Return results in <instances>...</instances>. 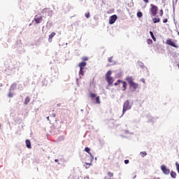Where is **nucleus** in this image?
<instances>
[{
	"label": "nucleus",
	"mask_w": 179,
	"mask_h": 179,
	"mask_svg": "<svg viewBox=\"0 0 179 179\" xmlns=\"http://www.w3.org/2000/svg\"><path fill=\"white\" fill-rule=\"evenodd\" d=\"M126 80L129 83L130 89L134 92H135L136 89H139V84L134 82V78H132V77H127Z\"/></svg>",
	"instance_id": "f257e3e1"
},
{
	"label": "nucleus",
	"mask_w": 179,
	"mask_h": 179,
	"mask_svg": "<svg viewBox=\"0 0 179 179\" xmlns=\"http://www.w3.org/2000/svg\"><path fill=\"white\" fill-rule=\"evenodd\" d=\"M149 12L151 16H156L157 15V10H159V7L155 6V4H150Z\"/></svg>",
	"instance_id": "f03ea898"
},
{
	"label": "nucleus",
	"mask_w": 179,
	"mask_h": 179,
	"mask_svg": "<svg viewBox=\"0 0 179 179\" xmlns=\"http://www.w3.org/2000/svg\"><path fill=\"white\" fill-rule=\"evenodd\" d=\"M112 73L113 72L111 71V70H109L106 74V79L108 85H113V83H114V79L113 78V77H111Z\"/></svg>",
	"instance_id": "7ed1b4c3"
},
{
	"label": "nucleus",
	"mask_w": 179,
	"mask_h": 179,
	"mask_svg": "<svg viewBox=\"0 0 179 179\" xmlns=\"http://www.w3.org/2000/svg\"><path fill=\"white\" fill-rule=\"evenodd\" d=\"M128 110H131V105H129V101H126L123 105V110L122 113H125V111H128Z\"/></svg>",
	"instance_id": "20e7f679"
},
{
	"label": "nucleus",
	"mask_w": 179,
	"mask_h": 179,
	"mask_svg": "<svg viewBox=\"0 0 179 179\" xmlns=\"http://www.w3.org/2000/svg\"><path fill=\"white\" fill-rule=\"evenodd\" d=\"M120 83L122 84L123 91L127 90V83L121 80H118L116 83H114L115 86H118Z\"/></svg>",
	"instance_id": "39448f33"
},
{
	"label": "nucleus",
	"mask_w": 179,
	"mask_h": 179,
	"mask_svg": "<svg viewBox=\"0 0 179 179\" xmlns=\"http://www.w3.org/2000/svg\"><path fill=\"white\" fill-rule=\"evenodd\" d=\"M117 19H118V17L117 15H113L109 17V24H114L115 23Z\"/></svg>",
	"instance_id": "423d86ee"
},
{
	"label": "nucleus",
	"mask_w": 179,
	"mask_h": 179,
	"mask_svg": "<svg viewBox=\"0 0 179 179\" xmlns=\"http://www.w3.org/2000/svg\"><path fill=\"white\" fill-rule=\"evenodd\" d=\"M166 44L171 45V47H174V48H178V45H177L171 39H167Z\"/></svg>",
	"instance_id": "0eeeda50"
},
{
	"label": "nucleus",
	"mask_w": 179,
	"mask_h": 179,
	"mask_svg": "<svg viewBox=\"0 0 179 179\" xmlns=\"http://www.w3.org/2000/svg\"><path fill=\"white\" fill-rule=\"evenodd\" d=\"M161 170L163 171L164 174H170V169H167V166H166V165H162Z\"/></svg>",
	"instance_id": "6e6552de"
},
{
	"label": "nucleus",
	"mask_w": 179,
	"mask_h": 179,
	"mask_svg": "<svg viewBox=\"0 0 179 179\" xmlns=\"http://www.w3.org/2000/svg\"><path fill=\"white\" fill-rule=\"evenodd\" d=\"M34 22L36 23V24L41 23V22H43V17H38V15H36L34 17Z\"/></svg>",
	"instance_id": "1a4fd4ad"
},
{
	"label": "nucleus",
	"mask_w": 179,
	"mask_h": 179,
	"mask_svg": "<svg viewBox=\"0 0 179 179\" xmlns=\"http://www.w3.org/2000/svg\"><path fill=\"white\" fill-rule=\"evenodd\" d=\"M78 66L80 69H85V66H86V62H80Z\"/></svg>",
	"instance_id": "9d476101"
},
{
	"label": "nucleus",
	"mask_w": 179,
	"mask_h": 179,
	"mask_svg": "<svg viewBox=\"0 0 179 179\" xmlns=\"http://www.w3.org/2000/svg\"><path fill=\"white\" fill-rule=\"evenodd\" d=\"M25 143L28 149H31V143L30 142V140H26Z\"/></svg>",
	"instance_id": "9b49d317"
},
{
	"label": "nucleus",
	"mask_w": 179,
	"mask_h": 179,
	"mask_svg": "<svg viewBox=\"0 0 179 179\" xmlns=\"http://www.w3.org/2000/svg\"><path fill=\"white\" fill-rule=\"evenodd\" d=\"M55 32H52L50 36H49V38H48V41L49 43H52V38H54V36H55Z\"/></svg>",
	"instance_id": "f8f14e48"
},
{
	"label": "nucleus",
	"mask_w": 179,
	"mask_h": 179,
	"mask_svg": "<svg viewBox=\"0 0 179 179\" xmlns=\"http://www.w3.org/2000/svg\"><path fill=\"white\" fill-rule=\"evenodd\" d=\"M30 96H27L24 99V104H25V106H27V104H29V103H30Z\"/></svg>",
	"instance_id": "ddd939ff"
},
{
	"label": "nucleus",
	"mask_w": 179,
	"mask_h": 179,
	"mask_svg": "<svg viewBox=\"0 0 179 179\" xmlns=\"http://www.w3.org/2000/svg\"><path fill=\"white\" fill-rule=\"evenodd\" d=\"M154 23H159L160 22V18L159 17H155L152 19Z\"/></svg>",
	"instance_id": "4468645a"
},
{
	"label": "nucleus",
	"mask_w": 179,
	"mask_h": 179,
	"mask_svg": "<svg viewBox=\"0 0 179 179\" xmlns=\"http://www.w3.org/2000/svg\"><path fill=\"white\" fill-rule=\"evenodd\" d=\"M171 177H172V178H176V177H177V173L174 171H171Z\"/></svg>",
	"instance_id": "2eb2a0df"
},
{
	"label": "nucleus",
	"mask_w": 179,
	"mask_h": 179,
	"mask_svg": "<svg viewBox=\"0 0 179 179\" xmlns=\"http://www.w3.org/2000/svg\"><path fill=\"white\" fill-rule=\"evenodd\" d=\"M108 177L113 178L114 177V173L113 172H108Z\"/></svg>",
	"instance_id": "dca6fc26"
},
{
	"label": "nucleus",
	"mask_w": 179,
	"mask_h": 179,
	"mask_svg": "<svg viewBox=\"0 0 179 179\" xmlns=\"http://www.w3.org/2000/svg\"><path fill=\"white\" fill-rule=\"evenodd\" d=\"M150 34L154 41H156V37H155V35L153 34V32L152 31H150Z\"/></svg>",
	"instance_id": "f3484780"
},
{
	"label": "nucleus",
	"mask_w": 179,
	"mask_h": 179,
	"mask_svg": "<svg viewBox=\"0 0 179 179\" xmlns=\"http://www.w3.org/2000/svg\"><path fill=\"white\" fill-rule=\"evenodd\" d=\"M79 73L83 76L85 75V69H80Z\"/></svg>",
	"instance_id": "a211bd4d"
},
{
	"label": "nucleus",
	"mask_w": 179,
	"mask_h": 179,
	"mask_svg": "<svg viewBox=\"0 0 179 179\" xmlns=\"http://www.w3.org/2000/svg\"><path fill=\"white\" fill-rule=\"evenodd\" d=\"M85 150L87 152V153H89V155H90V156H92V152H90V148L86 147V148H85Z\"/></svg>",
	"instance_id": "6ab92c4d"
},
{
	"label": "nucleus",
	"mask_w": 179,
	"mask_h": 179,
	"mask_svg": "<svg viewBox=\"0 0 179 179\" xmlns=\"http://www.w3.org/2000/svg\"><path fill=\"white\" fill-rule=\"evenodd\" d=\"M96 104H101V101H100V96H96Z\"/></svg>",
	"instance_id": "aec40b11"
},
{
	"label": "nucleus",
	"mask_w": 179,
	"mask_h": 179,
	"mask_svg": "<svg viewBox=\"0 0 179 179\" xmlns=\"http://www.w3.org/2000/svg\"><path fill=\"white\" fill-rule=\"evenodd\" d=\"M90 97H91L93 100V99H94V97H96V94H94L93 92H90Z\"/></svg>",
	"instance_id": "412c9836"
},
{
	"label": "nucleus",
	"mask_w": 179,
	"mask_h": 179,
	"mask_svg": "<svg viewBox=\"0 0 179 179\" xmlns=\"http://www.w3.org/2000/svg\"><path fill=\"white\" fill-rule=\"evenodd\" d=\"M140 155L142 157H145V156H146L148 153H146V152H141Z\"/></svg>",
	"instance_id": "4be33fe9"
},
{
	"label": "nucleus",
	"mask_w": 179,
	"mask_h": 179,
	"mask_svg": "<svg viewBox=\"0 0 179 179\" xmlns=\"http://www.w3.org/2000/svg\"><path fill=\"white\" fill-rule=\"evenodd\" d=\"M137 16H138V17H142V16H143V14L142 13V12L138 11L137 13Z\"/></svg>",
	"instance_id": "5701e85b"
},
{
	"label": "nucleus",
	"mask_w": 179,
	"mask_h": 179,
	"mask_svg": "<svg viewBox=\"0 0 179 179\" xmlns=\"http://www.w3.org/2000/svg\"><path fill=\"white\" fill-rule=\"evenodd\" d=\"M147 43H148V44H149V45L153 44V41H152V39H148V40H147Z\"/></svg>",
	"instance_id": "b1692460"
},
{
	"label": "nucleus",
	"mask_w": 179,
	"mask_h": 179,
	"mask_svg": "<svg viewBox=\"0 0 179 179\" xmlns=\"http://www.w3.org/2000/svg\"><path fill=\"white\" fill-rule=\"evenodd\" d=\"M85 17H87V19H89V17H90V13H86L85 14Z\"/></svg>",
	"instance_id": "393cba45"
},
{
	"label": "nucleus",
	"mask_w": 179,
	"mask_h": 179,
	"mask_svg": "<svg viewBox=\"0 0 179 179\" xmlns=\"http://www.w3.org/2000/svg\"><path fill=\"white\" fill-rule=\"evenodd\" d=\"M82 60H83V61H88V60H89V57H82Z\"/></svg>",
	"instance_id": "a878e982"
},
{
	"label": "nucleus",
	"mask_w": 179,
	"mask_h": 179,
	"mask_svg": "<svg viewBox=\"0 0 179 179\" xmlns=\"http://www.w3.org/2000/svg\"><path fill=\"white\" fill-rule=\"evenodd\" d=\"M108 62H113V57L108 58Z\"/></svg>",
	"instance_id": "bb28decb"
},
{
	"label": "nucleus",
	"mask_w": 179,
	"mask_h": 179,
	"mask_svg": "<svg viewBox=\"0 0 179 179\" xmlns=\"http://www.w3.org/2000/svg\"><path fill=\"white\" fill-rule=\"evenodd\" d=\"M163 14H164L163 9H162L159 11V15H160V16H163Z\"/></svg>",
	"instance_id": "cd10ccee"
},
{
	"label": "nucleus",
	"mask_w": 179,
	"mask_h": 179,
	"mask_svg": "<svg viewBox=\"0 0 179 179\" xmlns=\"http://www.w3.org/2000/svg\"><path fill=\"white\" fill-rule=\"evenodd\" d=\"M8 97H13V94L12 92H9Z\"/></svg>",
	"instance_id": "c85d7f7f"
},
{
	"label": "nucleus",
	"mask_w": 179,
	"mask_h": 179,
	"mask_svg": "<svg viewBox=\"0 0 179 179\" xmlns=\"http://www.w3.org/2000/svg\"><path fill=\"white\" fill-rule=\"evenodd\" d=\"M167 22H169V20H167V18L163 20V23H167Z\"/></svg>",
	"instance_id": "c756f323"
},
{
	"label": "nucleus",
	"mask_w": 179,
	"mask_h": 179,
	"mask_svg": "<svg viewBox=\"0 0 179 179\" xmlns=\"http://www.w3.org/2000/svg\"><path fill=\"white\" fill-rule=\"evenodd\" d=\"M85 166H92V163L85 162Z\"/></svg>",
	"instance_id": "7c9ffc66"
},
{
	"label": "nucleus",
	"mask_w": 179,
	"mask_h": 179,
	"mask_svg": "<svg viewBox=\"0 0 179 179\" xmlns=\"http://www.w3.org/2000/svg\"><path fill=\"white\" fill-rule=\"evenodd\" d=\"M124 163H125L126 164H128V163H129V159L124 160Z\"/></svg>",
	"instance_id": "2f4dec72"
},
{
	"label": "nucleus",
	"mask_w": 179,
	"mask_h": 179,
	"mask_svg": "<svg viewBox=\"0 0 179 179\" xmlns=\"http://www.w3.org/2000/svg\"><path fill=\"white\" fill-rule=\"evenodd\" d=\"M104 179H114V178H110V177L106 176Z\"/></svg>",
	"instance_id": "473e14b6"
},
{
	"label": "nucleus",
	"mask_w": 179,
	"mask_h": 179,
	"mask_svg": "<svg viewBox=\"0 0 179 179\" xmlns=\"http://www.w3.org/2000/svg\"><path fill=\"white\" fill-rule=\"evenodd\" d=\"M145 3H149V0H143Z\"/></svg>",
	"instance_id": "72a5a7b5"
},
{
	"label": "nucleus",
	"mask_w": 179,
	"mask_h": 179,
	"mask_svg": "<svg viewBox=\"0 0 179 179\" xmlns=\"http://www.w3.org/2000/svg\"><path fill=\"white\" fill-rule=\"evenodd\" d=\"M141 82H143V83H145V79H141Z\"/></svg>",
	"instance_id": "f704fd0d"
},
{
	"label": "nucleus",
	"mask_w": 179,
	"mask_h": 179,
	"mask_svg": "<svg viewBox=\"0 0 179 179\" xmlns=\"http://www.w3.org/2000/svg\"><path fill=\"white\" fill-rule=\"evenodd\" d=\"M55 163H58V159H55Z\"/></svg>",
	"instance_id": "c9c22d12"
},
{
	"label": "nucleus",
	"mask_w": 179,
	"mask_h": 179,
	"mask_svg": "<svg viewBox=\"0 0 179 179\" xmlns=\"http://www.w3.org/2000/svg\"><path fill=\"white\" fill-rule=\"evenodd\" d=\"M47 118H48V120H50V117H48Z\"/></svg>",
	"instance_id": "e433bc0d"
},
{
	"label": "nucleus",
	"mask_w": 179,
	"mask_h": 179,
	"mask_svg": "<svg viewBox=\"0 0 179 179\" xmlns=\"http://www.w3.org/2000/svg\"><path fill=\"white\" fill-rule=\"evenodd\" d=\"M174 9H175V8H174V6H173V10H174Z\"/></svg>",
	"instance_id": "4c0bfd02"
}]
</instances>
